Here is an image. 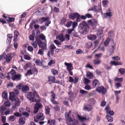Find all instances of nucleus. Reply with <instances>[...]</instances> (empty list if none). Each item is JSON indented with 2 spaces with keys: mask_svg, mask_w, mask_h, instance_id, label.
Here are the masks:
<instances>
[{
  "mask_svg": "<svg viewBox=\"0 0 125 125\" xmlns=\"http://www.w3.org/2000/svg\"><path fill=\"white\" fill-rule=\"evenodd\" d=\"M71 112V111L70 110L68 114L66 113L65 114V117L67 120L66 123L68 125H77V121L73 117L71 118L70 116Z\"/></svg>",
  "mask_w": 125,
  "mask_h": 125,
  "instance_id": "obj_1",
  "label": "nucleus"
},
{
  "mask_svg": "<svg viewBox=\"0 0 125 125\" xmlns=\"http://www.w3.org/2000/svg\"><path fill=\"white\" fill-rule=\"evenodd\" d=\"M21 75L19 74L16 75V72L13 69H12L11 71L8 74L6 77L8 79H10L11 78L12 79L15 80L16 79L19 80L20 79Z\"/></svg>",
  "mask_w": 125,
  "mask_h": 125,
  "instance_id": "obj_2",
  "label": "nucleus"
},
{
  "mask_svg": "<svg viewBox=\"0 0 125 125\" xmlns=\"http://www.w3.org/2000/svg\"><path fill=\"white\" fill-rule=\"evenodd\" d=\"M35 95L37 97H39V96L36 92L34 93L31 92H29L27 95V97L30 101L32 102H35L36 101V100L34 99Z\"/></svg>",
  "mask_w": 125,
  "mask_h": 125,
  "instance_id": "obj_3",
  "label": "nucleus"
},
{
  "mask_svg": "<svg viewBox=\"0 0 125 125\" xmlns=\"http://www.w3.org/2000/svg\"><path fill=\"white\" fill-rule=\"evenodd\" d=\"M44 118V115L42 113H40L38 114L36 117H34V121L36 122H38V121H42Z\"/></svg>",
  "mask_w": 125,
  "mask_h": 125,
  "instance_id": "obj_4",
  "label": "nucleus"
},
{
  "mask_svg": "<svg viewBox=\"0 0 125 125\" xmlns=\"http://www.w3.org/2000/svg\"><path fill=\"white\" fill-rule=\"evenodd\" d=\"M50 18L49 17H42L40 19V22L42 23L43 22H45V25L46 26H49V24L51 23V21L49 20Z\"/></svg>",
  "mask_w": 125,
  "mask_h": 125,
  "instance_id": "obj_5",
  "label": "nucleus"
},
{
  "mask_svg": "<svg viewBox=\"0 0 125 125\" xmlns=\"http://www.w3.org/2000/svg\"><path fill=\"white\" fill-rule=\"evenodd\" d=\"M111 42L112 43L111 45L109 47L108 49L110 55L113 53L114 49L115 48V45L113 41H111Z\"/></svg>",
  "mask_w": 125,
  "mask_h": 125,
  "instance_id": "obj_6",
  "label": "nucleus"
},
{
  "mask_svg": "<svg viewBox=\"0 0 125 125\" xmlns=\"http://www.w3.org/2000/svg\"><path fill=\"white\" fill-rule=\"evenodd\" d=\"M69 16L70 19L72 20H73L75 17L76 18V20H77L80 16L79 14L76 12L74 13H71L69 15Z\"/></svg>",
  "mask_w": 125,
  "mask_h": 125,
  "instance_id": "obj_7",
  "label": "nucleus"
},
{
  "mask_svg": "<svg viewBox=\"0 0 125 125\" xmlns=\"http://www.w3.org/2000/svg\"><path fill=\"white\" fill-rule=\"evenodd\" d=\"M96 90L97 92L101 93L104 94H105L106 91V89L103 86L98 87L96 89Z\"/></svg>",
  "mask_w": 125,
  "mask_h": 125,
  "instance_id": "obj_8",
  "label": "nucleus"
},
{
  "mask_svg": "<svg viewBox=\"0 0 125 125\" xmlns=\"http://www.w3.org/2000/svg\"><path fill=\"white\" fill-rule=\"evenodd\" d=\"M37 42L39 47L42 48L43 49H45L46 48V43H43L39 40H37Z\"/></svg>",
  "mask_w": 125,
  "mask_h": 125,
  "instance_id": "obj_9",
  "label": "nucleus"
},
{
  "mask_svg": "<svg viewBox=\"0 0 125 125\" xmlns=\"http://www.w3.org/2000/svg\"><path fill=\"white\" fill-rule=\"evenodd\" d=\"M42 107V106L41 104L38 103H36L34 106V114L38 112L39 109L41 108Z\"/></svg>",
  "mask_w": 125,
  "mask_h": 125,
  "instance_id": "obj_10",
  "label": "nucleus"
},
{
  "mask_svg": "<svg viewBox=\"0 0 125 125\" xmlns=\"http://www.w3.org/2000/svg\"><path fill=\"white\" fill-rule=\"evenodd\" d=\"M97 6L94 5V7L92 8V10L96 12V11H98L99 12H101V14L102 13V10L101 9V6L100 4H99L98 5V10L97 9Z\"/></svg>",
  "mask_w": 125,
  "mask_h": 125,
  "instance_id": "obj_11",
  "label": "nucleus"
},
{
  "mask_svg": "<svg viewBox=\"0 0 125 125\" xmlns=\"http://www.w3.org/2000/svg\"><path fill=\"white\" fill-rule=\"evenodd\" d=\"M110 11V10L109 9L108 10V12H107L106 13L104 14L103 17L104 18H106L108 17H110L112 16V13Z\"/></svg>",
  "mask_w": 125,
  "mask_h": 125,
  "instance_id": "obj_12",
  "label": "nucleus"
},
{
  "mask_svg": "<svg viewBox=\"0 0 125 125\" xmlns=\"http://www.w3.org/2000/svg\"><path fill=\"white\" fill-rule=\"evenodd\" d=\"M65 65L67 66L66 69L69 72H70L72 69V65L71 63H68L65 62Z\"/></svg>",
  "mask_w": 125,
  "mask_h": 125,
  "instance_id": "obj_13",
  "label": "nucleus"
},
{
  "mask_svg": "<svg viewBox=\"0 0 125 125\" xmlns=\"http://www.w3.org/2000/svg\"><path fill=\"white\" fill-rule=\"evenodd\" d=\"M9 99L12 101H15L16 100L15 94L13 92L10 93Z\"/></svg>",
  "mask_w": 125,
  "mask_h": 125,
  "instance_id": "obj_14",
  "label": "nucleus"
},
{
  "mask_svg": "<svg viewBox=\"0 0 125 125\" xmlns=\"http://www.w3.org/2000/svg\"><path fill=\"white\" fill-rule=\"evenodd\" d=\"M7 38L6 41V43L7 44L9 45L11 41L12 35L11 34H8L7 35Z\"/></svg>",
  "mask_w": 125,
  "mask_h": 125,
  "instance_id": "obj_15",
  "label": "nucleus"
},
{
  "mask_svg": "<svg viewBox=\"0 0 125 125\" xmlns=\"http://www.w3.org/2000/svg\"><path fill=\"white\" fill-rule=\"evenodd\" d=\"M22 91L24 93H26L29 90V88L27 85H23L22 87Z\"/></svg>",
  "mask_w": 125,
  "mask_h": 125,
  "instance_id": "obj_16",
  "label": "nucleus"
},
{
  "mask_svg": "<svg viewBox=\"0 0 125 125\" xmlns=\"http://www.w3.org/2000/svg\"><path fill=\"white\" fill-rule=\"evenodd\" d=\"M87 37L89 40L92 41L94 40L96 38V36L94 34H89L87 36Z\"/></svg>",
  "mask_w": 125,
  "mask_h": 125,
  "instance_id": "obj_17",
  "label": "nucleus"
},
{
  "mask_svg": "<svg viewBox=\"0 0 125 125\" xmlns=\"http://www.w3.org/2000/svg\"><path fill=\"white\" fill-rule=\"evenodd\" d=\"M56 38L58 40H60L62 42L64 41L65 40V38L63 37V35L62 34L57 36Z\"/></svg>",
  "mask_w": 125,
  "mask_h": 125,
  "instance_id": "obj_18",
  "label": "nucleus"
},
{
  "mask_svg": "<svg viewBox=\"0 0 125 125\" xmlns=\"http://www.w3.org/2000/svg\"><path fill=\"white\" fill-rule=\"evenodd\" d=\"M77 117L79 119L82 121H83L84 120H88L89 119L88 117L87 116L84 117H82L78 115H77Z\"/></svg>",
  "mask_w": 125,
  "mask_h": 125,
  "instance_id": "obj_19",
  "label": "nucleus"
},
{
  "mask_svg": "<svg viewBox=\"0 0 125 125\" xmlns=\"http://www.w3.org/2000/svg\"><path fill=\"white\" fill-rule=\"evenodd\" d=\"M97 36L100 38L102 37L103 36V30L101 29H100L98 31L97 33Z\"/></svg>",
  "mask_w": 125,
  "mask_h": 125,
  "instance_id": "obj_20",
  "label": "nucleus"
},
{
  "mask_svg": "<svg viewBox=\"0 0 125 125\" xmlns=\"http://www.w3.org/2000/svg\"><path fill=\"white\" fill-rule=\"evenodd\" d=\"M92 109L91 106L90 105H84L83 109L84 110L89 111Z\"/></svg>",
  "mask_w": 125,
  "mask_h": 125,
  "instance_id": "obj_21",
  "label": "nucleus"
},
{
  "mask_svg": "<svg viewBox=\"0 0 125 125\" xmlns=\"http://www.w3.org/2000/svg\"><path fill=\"white\" fill-rule=\"evenodd\" d=\"M25 119L24 118L20 117L19 118V122L20 124L22 125L25 123Z\"/></svg>",
  "mask_w": 125,
  "mask_h": 125,
  "instance_id": "obj_22",
  "label": "nucleus"
},
{
  "mask_svg": "<svg viewBox=\"0 0 125 125\" xmlns=\"http://www.w3.org/2000/svg\"><path fill=\"white\" fill-rule=\"evenodd\" d=\"M94 64L95 65H98L100 64L101 63L100 60L98 58L95 59L93 60Z\"/></svg>",
  "mask_w": 125,
  "mask_h": 125,
  "instance_id": "obj_23",
  "label": "nucleus"
},
{
  "mask_svg": "<svg viewBox=\"0 0 125 125\" xmlns=\"http://www.w3.org/2000/svg\"><path fill=\"white\" fill-rule=\"evenodd\" d=\"M111 64L112 65H117L123 64V62H119L117 61H111Z\"/></svg>",
  "mask_w": 125,
  "mask_h": 125,
  "instance_id": "obj_24",
  "label": "nucleus"
},
{
  "mask_svg": "<svg viewBox=\"0 0 125 125\" xmlns=\"http://www.w3.org/2000/svg\"><path fill=\"white\" fill-rule=\"evenodd\" d=\"M19 34V32L17 31H14V41L15 42H16L17 41L18 39L17 38V37L18 36Z\"/></svg>",
  "mask_w": 125,
  "mask_h": 125,
  "instance_id": "obj_25",
  "label": "nucleus"
},
{
  "mask_svg": "<svg viewBox=\"0 0 125 125\" xmlns=\"http://www.w3.org/2000/svg\"><path fill=\"white\" fill-rule=\"evenodd\" d=\"M33 60L37 65L40 66L42 65V62H41L40 60L39 59H34Z\"/></svg>",
  "mask_w": 125,
  "mask_h": 125,
  "instance_id": "obj_26",
  "label": "nucleus"
},
{
  "mask_svg": "<svg viewBox=\"0 0 125 125\" xmlns=\"http://www.w3.org/2000/svg\"><path fill=\"white\" fill-rule=\"evenodd\" d=\"M10 102L8 101H6L4 103L3 106L5 107L6 109V107H9L10 106Z\"/></svg>",
  "mask_w": 125,
  "mask_h": 125,
  "instance_id": "obj_27",
  "label": "nucleus"
},
{
  "mask_svg": "<svg viewBox=\"0 0 125 125\" xmlns=\"http://www.w3.org/2000/svg\"><path fill=\"white\" fill-rule=\"evenodd\" d=\"M85 24H86L85 22H83V23H80L79 24L78 27L79 29L80 30H83L84 27V25H85Z\"/></svg>",
  "mask_w": 125,
  "mask_h": 125,
  "instance_id": "obj_28",
  "label": "nucleus"
},
{
  "mask_svg": "<svg viewBox=\"0 0 125 125\" xmlns=\"http://www.w3.org/2000/svg\"><path fill=\"white\" fill-rule=\"evenodd\" d=\"M88 21L89 24L92 26H94L97 23L96 21L94 20H89Z\"/></svg>",
  "mask_w": 125,
  "mask_h": 125,
  "instance_id": "obj_29",
  "label": "nucleus"
},
{
  "mask_svg": "<svg viewBox=\"0 0 125 125\" xmlns=\"http://www.w3.org/2000/svg\"><path fill=\"white\" fill-rule=\"evenodd\" d=\"M99 84V82L98 80L96 79H94L92 85L94 87H95L97 86H98Z\"/></svg>",
  "mask_w": 125,
  "mask_h": 125,
  "instance_id": "obj_30",
  "label": "nucleus"
},
{
  "mask_svg": "<svg viewBox=\"0 0 125 125\" xmlns=\"http://www.w3.org/2000/svg\"><path fill=\"white\" fill-rule=\"evenodd\" d=\"M6 61L8 63L10 62L12 59V58L10 56V54H7L6 55Z\"/></svg>",
  "mask_w": 125,
  "mask_h": 125,
  "instance_id": "obj_31",
  "label": "nucleus"
},
{
  "mask_svg": "<svg viewBox=\"0 0 125 125\" xmlns=\"http://www.w3.org/2000/svg\"><path fill=\"white\" fill-rule=\"evenodd\" d=\"M48 78L49 81L52 82L53 83L55 82V78L54 77L50 76H49Z\"/></svg>",
  "mask_w": 125,
  "mask_h": 125,
  "instance_id": "obj_32",
  "label": "nucleus"
},
{
  "mask_svg": "<svg viewBox=\"0 0 125 125\" xmlns=\"http://www.w3.org/2000/svg\"><path fill=\"white\" fill-rule=\"evenodd\" d=\"M2 97L5 99L7 98V92L6 91H3L2 93Z\"/></svg>",
  "mask_w": 125,
  "mask_h": 125,
  "instance_id": "obj_33",
  "label": "nucleus"
},
{
  "mask_svg": "<svg viewBox=\"0 0 125 125\" xmlns=\"http://www.w3.org/2000/svg\"><path fill=\"white\" fill-rule=\"evenodd\" d=\"M31 63H27L24 66L23 68L25 69L31 67Z\"/></svg>",
  "mask_w": 125,
  "mask_h": 125,
  "instance_id": "obj_34",
  "label": "nucleus"
},
{
  "mask_svg": "<svg viewBox=\"0 0 125 125\" xmlns=\"http://www.w3.org/2000/svg\"><path fill=\"white\" fill-rule=\"evenodd\" d=\"M111 41H112L110 40V39L109 38H107V39L106 40L105 42H104V44L106 46H107L108 45L109 42H111V43H112H112L111 42Z\"/></svg>",
  "mask_w": 125,
  "mask_h": 125,
  "instance_id": "obj_35",
  "label": "nucleus"
},
{
  "mask_svg": "<svg viewBox=\"0 0 125 125\" xmlns=\"http://www.w3.org/2000/svg\"><path fill=\"white\" fill-rule=\"evenodd\" d=\"M92 45V43L91 42H88L85 44L86 48L87 49L90 48Z\"/></svg>",
  "mask_w": 125,
  "mask_h": 125,
  "instance_id": "obj_36",
  "label": "nucleus"
},
{
  "mask_svg": "<svg viewBox=\"0 0 125 125\" xmlns=\"http://www.w3.org/2000/svg\"><path fill=\"white\" fill-rule=\"evenodd\" d=\"M83 82L84 84H87L90 82V81L88 79L84 78L83 80Z\"/></svg>",
  "mask_w": 125,
  "mask_h": 125,
  "instance_id": "obj_37",
  "label": "nucleus"
},
{
  "mask_svg": "<svg viewBox=\"0 0 125 125\" xmlns=\"http://www.w3.org/2000/svg\"><path fill=\"white\" fill-rule=\"evenodd\" d=\"M79 18H78L77 20H76V21L77 22L79 21H80V20L81 19H82L84 20L86 19V16H84L83 15H82L81 16H80V15H79Z\"/></svg>",
  "mask_w": 125,
  "mask_h": 125,
  "instance_id": "obj_38",
  "label": "nucleus"
},
{
  "mask_svg": "<svg viewBox=\"0 0 125 125\" xmlns=\"http://www.w3.org/2000/svg\"><path fill=\"white\" fill-rule=\"evenodd\" d=\"M106 117L108 119L109 122H111L113 121V118L110 116L109 115H107L106 116Z\"/></svg>",
  "mask_w": 125,
  "mask_h": 125,
  "instance_id": "obj_39",
  "label": "nucleus"
},
{
  "mask_svg": "<svg viewBox=\"0 0 125 125\" xmlns=\"http://www.w3.org/2000/svg\"><path fill=\"white\" fill-rule=\"evenodd\" d=\"M87 77H88L89 79H91L93 77V74L92 73L88 72L87 74Z\"/></svg>",
  "mask_w": 125,
  "mask_h": 125,
  "instance_id": "obj_40",
  "label": "nucleus"
},
{
  "mask_svg": "<svg viewBox=\"0 0 125 125\" xmlns=\"http://www.w3.org/2000/svg\"><path fill=\"white\" fill-rule=\"evenodd\" d=\"M123 79L122 78H118L115 77L114 79V81H115L121 82L123 81Z\"/></svg>",
  "mask_w": 125,
  "mask_h": 125,
  "instance_id": "obj_41",
  "label": "nucleus"
},
{
  "mask_svg": "<svg viewBox=\"0 0 125 125\" xmlns=\"http://www.w3.org/2000/svg\"><path fill=\"white\" fill-rule=\"evenodd\" d=\"M52 73L54 75H57L58 74V71L56 70H55L52 69L51 70Z\"/></svg>",
  "mask_w": 125,
  "mask_h": 125,
  "instance_id": "obj_42",
  "label": "nucleus"
},
{
  "mask_svg": "<svg viewBox=\"0 0 125 125\" xmlns=\"http://www.w3.org/2000/svg\"><path fill=\"white\" fill-rule=\"evenodd\" d=\"M24 58L26 60H29L31 59V58L30 56L27 54L24 55Z\"/></svg>",
  "mask_w": 125,
  "mask_h": 125,
  "instance_id": "obj_43",
  "label": "nucleus"
},
{
  "mask_svg": "<svg viewBox=\"0 0 125 125\" xmlns=\"http://www.w3.org/2000/svg\"><path fill=\"white\" fill-rule=\"evenodd\" d=\"M15 117L14 115H12L9 117V121H14L15 120Z\"/></svg>",
  "mask_w": 125,
  "mask_h": 125,
  "instance_id": "obj_44",
  "label": "nucleus"
},
{
  "mask_svg": "<svg viewBox=\"0 0 125 125\" xmlns=\"http://www.w3.org/2000/svg\"><path fill=\"white\" fill-rule=\"evenodd\" d=\"M45 113L46 114H49L50 113L49 108L48 106H46L45 107Z\"/></svg>",
  "mask_w": 125,
  "mask_h": 125,
  "instance_id": "obj_45",
  "label": "nucleus"
},
{
  "mask_svg": "<svg viewBox=\"0 0 125 125\" xmlns=\"http://www.w3.org/2000/svg\"><path fill=\"white\" fill-rule=\"evenodd\" d=\"M6 109L5 107H4L3 105L2 106L0 107V113H3Z\"/></svg>",
  "mask_w": 125,
  "mask_h": 125,
  "instance_id": "obj_46",
  "label": "nucleus"
},
{
  "mask_svg": "<svg viewBox=\"0 0 125 125\" xmlns=\"http://www.w3.org/2000/svg\"><path fill=\"white\" fill-rule=\"evenodd\" d=\"M102 55V54L101 53L96 54L95 55V58L99 59L101 57Z\"/></svg>",
  "mask_w": 125,
  "mask_h": 125,
  "instance_id": "obj_47",
  "label": "nucleus"
},
{
  "mask_svg": "<svg viewBox=\"0 0 125 125\" xmlns=\"http://www.w3.org/2000/svg\"><path fill=\"white\" fill-rule=\"evenodd\" d=\"M89 102L92 104H94L96 102L95 100L93 98L90 99L89 100Z\"/></svg>",
  "mask_w": 125,
  "mask_h": 125,
  "instance_id": "obj_48",
  "label": "nucleus"
},
{
  "mask_svg": "<svg viewBox=\"0 0 125 125\" xmlns=\"http://www.w3.org/2000/svg\"><path fill=\"white\" fill-rule=\"evenodd\" d=\"M33 74L31 69H30L27 71V73L25 75L26 76L27 75H30Z\"/></svg>",
  "mask_w": 125,
  "mask_h": 125,
  "instance_id": "obj_49",
  "label": "nucleus"
},
{
  "mask_svg": "<svg viewBox=\"0 0 125 125\" xmlns=\"http://www.w3.org/2000/svg\"><path fill=\"white\" fill-rule=\"evenodd\" d=\"M25 111V109L22 107H21L19 109V112L21 113V114H22Z\"/></svg>",
  "mask_w": 125,
  "mask_h": 125,
  "instance_id": "obj_50",
  "label": "nucleus"
},
{
  "mask_svg": "<svg viewBox=\"0 0 125 125\" xmlns=\"http://www.w3.org/2000/svg\"><path fill=\"white\" fill-rule=\"evenodd\" d=\"M31 44L34 48H36L37 47V44L36 42H32L31 43Z\"/></svg>",
  "mask_w": 125,
  "mask_h": 125,
  "instance_id": "obj_51",
  "label": "nucleus"
},
{
  "mask_svg": "<svg viewBox=\"0 0 125 125\" xmlns=\"http://www.w3.org/2000/svg\"><path fill=\"white\" fill-rule=\"evenodd\" d=\"M119 71L120 73L121 74H124L125 72V70L123 68H121L119 69L118 70Z\"/></svg>",
  "mask_w": 125,
  "mask_h": 125,
  "instance_id": "obj_52",
  "label": "nucleus"
},
{
  "mask_svg": "<svg viewBox=\"0 0 125 125\" xmlns=\"http://www.w3.org/2000/svg\"><path fill=\"white\" fill-rule=\"evenodd\" d=\"M83 53V51L80 49H78L76 52V53L77 54H81Z\"/></svg>",
  "mask_w": 125,
  "mask_h": 125,
  "instance_id": "obj_53",
  "label": "nucleus"
},
{
  "mask_svg": "<svg viewBox=\"0 0 125 125\" xmlns=\"http://www.w3.org/2000/svg\"><path fill=\"white\" fill-rule=\"evenodd\" d=\"M28 50L30 52H32L33 50V47L31 46H29L27 47Z\"/></svg>",
  "mask_w": 125,
  "mask_h": 125,
  "instance_id": "obj_54",
  "label": "nucleus"
},
{
  "mask_svg": "<svg viewBox=\"0 0 125 125\" xmlns=\"http://www.w3.org/2000/svg\"><path fill=\"white\" fill-rule=\"evenodd\" d=\"M72 22V21H70L68 22L66 24V26L68 28L69 27L71 26Z\"/></svg>",
  "mask_w": 125,
  "mask_h": 125,
  "instance_id": "obj_55",
  "label": "nucleus"
},
{
  "mask_svg": "<svg viewBox=\"0 0 125 125\" xmlns=\"http://www.w3.org/2000/svg\"><path fill=\"white\" fill-rule=\"evenodd\" d=\"M80 93L82 94H87L88 92L83 90H81L80 91Z\"/></svg>",
  "mask_w": 125,
  "mask_h": 125,
  "instance_id": "obj_56",
  "label": "nucleus"
},
{
  "mask_svg": "<svg viewBox=\"0 0 125 125\" xmlns=\"http://www.w3.org/2000/svg\"><path fill=\"white\" fill-rule=\"evenodd\" d=\"M31 71L33 73V74L34 73H37L38 71L35 68H33L32 70H31Z\"/></svg>",
  "mask_w": 125,
  "mask_h": 125,
  "instance_id": "obj_57",
  "label": "nucleus"
},
{
  "mask_svg": "<svg viewBox=\"0 0 125 125\" xmlns=\"http://www.w3.org/2000/svg\"><path fill=\"white\" fill-rule=\"evenodd\" d=\"M14 115L16 117H20L22 116L21 114L18 112L15 113L14 114Z\"/></svg>",
  "mask_w": 125,
  "mask_h": 125,
  "instance_id": "obj_58",
  "label": "nucleus"
},
{
  "mask_svg": "<svg viewBox=\"0 0 125 125\" xmlns=\"http://www.w3.org/2000/svg\"><path fill=\"white\" fill-rule=\"evenodd\" d=\"M114 33L113 31H111L109 32L108 35L110 37H112L114 36Z\"/></svg>",
  "mask_w": 125,
  "mask_h": 125,
  "instance_id": "obj_59",
  "label": "nucleus"
},
{
  "mask_svg": "<svg viewBox=\"0 0 125 125\" xmlns=\"http://www.w3.org/2000/svg\"><path fill=\"white\" fill-rule=\"evenodd\" d=\"M84 88L86 90H89L91 89V88L89 85H87L85 86Z\"/></svg>",
  "mask_w": 125,
  "mask_h": 125,
  "instance_id": "obj_60",
  "label": "nucleus"
},
{
  "mask_svg": "<svg viewBox=\"0 0 125 125\" xmlns=\"http://www.w3.org/2000/svg\"><path fill=\"white\" fill-rule=\"evenodd\" d=\"M23 85L22 84H20L16 86V87L19 89H22V87Z\"/></svg>",
  "mask_w": 125,
  "mask_h": 125,
  "instance_id": "obj_61",
  "label": "nucleus"
},
{
  "mask_svg": "<svg viewBox=\"0 0 125 125\" xmlns=\"http://www.w3.org/2000/svg\"><path fill=\"white\" fill-rule=\"evenodd\" d=\"M55 61L54 60H51L48 63V65L49 66H50L53 64L55 63Z\"/></svg>",
  "mask_w": 125,
  "mask_h": 125,
  "instance_id": "obj_62",
  "label": "nucleus"
},
{
  "mask_svg": "<svg viewBox=\"0 0 125 125\" xmlns=\"http://www.w3.org/2000/svg\"><path fill=\"white\" fill-rule=\"evenodd\" d=\"M20 101L19 100H18L15 102V105L16 106H18L20 105Z\"/></svg>",
  "mask_w": 125,
  "mask_h": 125,
  "instance_id": "obj_63",
  "label": "nucleus"
},
{
  "mask_svg": "<svg viewBox=\"0 0 125 125\" xmlns=\"http://www.w3.org/2000/svg\"><path fill=\"white\" fill-rule=\"evenodd\" d=\"M56 48V47L54 46V44H52L51 45L50 47V49L51 50H54V49Z\"/></svg>",
  "mask_w": 125,
  "mask_h": 125,
  "instance_id": "obj_64",
  "label": "nucleus"
}]
</instances>
